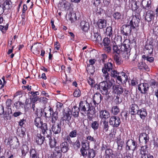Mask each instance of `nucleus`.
Listing matches in <instances>:
<instances>
[{
    "mask_svg": "<svg viewBox=\"0 0 158 158\" xmlns=\"http://www.w3.org/2000/svg\"><path fill=\"white\" fill-rule=\"evenodd\" d=\"M102 71L103 73L104 76L105 77L106 80L107 81L109 79V72L110 73L111 76L113 77L117 72L115 70L112 64L110 62H108L106 64H105L104 67L102 69Z\"/></svg>",
    "mask_w": 158,
    "mask_h": 158,
    "instance_id": "1",
    "label": "nucleus"
},
{
    "mask_svg": "<svg viewBox=\"0 0 158 158\" xmlns=\"http://www.w3.org/2000/svg\"><path fill=\"white\" fill-rule=\"evenodd\" d=\"M109 80L108 81H103L100 83L98 85V88L103 95H108L110 88L113 86V83Z\"/></svg>",
    "mask_w": 158,
    "mask_h": 158,
    "instance_id": "2",
    "label": "nucleus"
},
{
    "mask_svg": "<svg viewBox=\"0 0 158 158\" xmlns=\"http://www.w3.org/2000/svg\"><path fill=\"white\" fill-rule=\"evenodd\" d=\"M79 108L82 114H83V112H84L85 114H90V111L91 110L89 104L86 101H81L79 103Z\"/></svg>",
    "mask_w": 158,
    "mask_h": 158,
    "instance_id": "3",
    "label": "nucleus"
},
{
    "mask_svg": "<svg viewBox=\"0 0 158 158\" xmlns=\"http://www.w3.org/2000/svg\"><path fill=\"white\" fill-rule=\"evenodd\" d=\"M113 77L117 78L118 83L119 85L126 83L128 79L126 73L123 72L119 73L117 72Z\"/></svg>",
    "mask_w": 158,
    "mask_h": 158,
    "instance_id": "4",
    "label": "nucleus"
},
{
    "mask_svg": "<svg viewBox=\"0 0 158 158\" xmlns=\"http://www.w3.org/2000/svg\"><path fill=\"white\" fill-rule=\"evenodd\" d=\"M8 140L7 145H10V147L13 149L17 148L19 146V143L18 139L16 137H14L12 139L9 138L8 140L6 139L5 141Z\"/></svg>",
    "mask_w": 158,
    "mask_h": 158,
    "instance_id": "5",
    "label": "nucleus"
},
{
    "mask_svg": "<svg viewBox=\"0 0 158 158\" xmlns=\"http://www.w3.org/2000/svg\"><path fill=\"white\" fill-rule=\"evenodd\" d=\"M121 32L123 34L126 36L130 35L132 30H134V28H132V26L130 24H124L122 27Z\"/></svg>",
    "mask_w": 158,
    "mask_h": 158,
    "instance_id": "6",
    "label": "nucleus"
},
{
    "mask_svg": "<svg viewBox=\"0 0 158 158\" xmlns=\"http://www.w3.org/2000/svg\"><path fill=\"white\" fill-rule=\"evenodd\" d=\"M137 146V143L135 140L129 139L127 142L126 150L127 151L131 150L133 152H134Z\"/></svg>",
    "mask_w": 158,
    "mask_h": 158,
    "instance_id": "7",
    "label": "nucleus"
},
{
    "mask_svg": "<svg viewBox=\"0 0 158 158\" xmlns=\"http://www.w3.org/2000/svg\"><path fill=\"white\" fill-rule=\"evenodd\" d=\"M72 115L70 110H68L64 112L63 116L62 118V120L63 121H65L68 123L69 126L71 125L70 120H71Z\"/></svg>",
    "mask_w": 158,
    "mask_h": 158,
    "instance_id": "8",
    "label": "nucleus"
},
{
    "mask_svg": "<svg viewBox=\"0 0 158 158\" xmlns=\"http://www.w3.org/2000/svg\"><path fill=\"white\" fill-rule=\"evenodd\" d=\"M109 122L113 127H117L119 126L121 121L118 117L114 116L110 118Z\"/></svg>",
    "mask_w": 158,
    "mask_h": 158,
    "instance_id": "9",
    "label": "nucleus"
},
{
    "mask_svg": "<svg viewBox=\"0 0 158 158\" xmlns=\"http://www.w3.org/2000/svg\"><path fill=\"white\" fill-rule=\"evenodd\" d=\"M139 17H140L139 15L133 16L129 23L132 25V28L135 29L139 26L140 20Z\"/></svg>",
    "mask_w": 158,
    "mask_h": 158,
    "instance_id": "10",
    "label": "nucleus"
},
{
    "mask_svg": "<svg viewBox=\"0 0 158 158\" xmlns=\"http://www.w3.org/2000/svg\"><path fill=\"white\" fill-rule=\"evenodd\" d=\"M45 136H43L40 133H37L35 137L36 143L38 145H41L44 142L46 143L47 139V138L45 139Z\"/></svg>",
    "mask_w": 158,
    "mask_h": 158,
    "instance_id": "11",
    "label": "nucleus"
},
{
    "mask_svg": "<svg viewBox=\"0 0 158 158\" xmlns=\"http://www.w3.org/2000/svg\"><path fill=\"white\" fill-rule=\"evenodd\" d=\"M149 87L148 84L144 83L140 84L139 85L138 89L140 91L141 94H145L147 93Z\"/></svg>",
    "mask_w": 158,
    "mask_h": 158,
    "instance_id": "12",
    "label": "nucleus"
},
{
    "mask_svg": "<svg viewBox=\"0 0 158 158\" xmlns=\"http://www.w3.org/2000/svg\"><path fill=\"white\" fill-rule=\"evenodd\" d=\"M139 140L142 145H146L149 141V136L145 133H143L139 136Z\"/></svg>",
    "mask_w": 158,
    "mask_h": 158,
    "instance_id": "13",
    "label": "nucleus"
},
{
    "mask_svg": "<svg viewBox=\"0 0 158 158\" xmlns=\"http://www.w3.org/2000/svg\"><path fill=\"white\" fill-rule=\"evenodd\" d=\"M39 128L41 129L42 133L44 136H46L47 135L51 134V130L50 129L48 128L46 123H43Z\"/></svg>",
    "mask_w": 158,
    "mask_h": 158,
    "instance_id": "14",
    "label": "nucleus"
},
{
    "mask_svg": "<svg viewBox=\"0 0 158 158\" xmlns=\"http://www.w3.org/2000/svg\"><path fill=\"white\" fill-rule=\"evenodd\" d=\"M137 67L138 69L140 70H144L147 71H149L148 66L143 60L138 62L137 64Z\"/></svg>",
    "mask_w": 158,
    "mask_h": 158,
    "instance_id": "15",
    "label": "nucleus"
},
{
    "mask_svg": "<svg viewBox=\"0 0 158 158\" xmlns=\"http://www.w3.org/2000/svg\"><path fill=\"white\" fill-rule=\"evenodd\" d=\"M154 16V12L151 10H148L146 12L145 20L148 22H150L153 20Z\"/></svg>",
    "mask_w": 158,
    "mask_h": 158,
    "instance_id": "16",
    "label": "nucleus"
},
{
    "mask_svg": "<svg viewBox=\"0 0 158 158\" xmlns=\"http://www.w3.org/2000/svg\"><path fill=\"white\" fill-rule=\"evenodd\" d=\"M61 125L58 123H54L52 125V129L54 133L58 134L60 133L61 130Z\"/></svg>",
    "mask_w": 158,
    "mask_h": 158,
    "instance_id": "17",
    "label": "nucleus"
},
{
    "mask_svg": "<svg viewBox=\"0 0 158 158\" xmlns=\"http://www.w3.org/2000/svg\"><path fill=\"white\" fill-rule=\"evenodd\" d=\"M152 2L151 0H143L141 4L143 9L148 10L151 9Z\"/></svg>",
    "mask_w": 158,
    "mask_h": 158,
    "instance_id": "18",
    "label": "nucleus"
},
{
    "mask_svg": "<svg viewBox=\"0 0 158 158\" xmlns=\"http://www.w3.org/2000/svg\"><path fill=\"white\" fill-rule=\"evenodd\" d=\"M60 150L61 152L65 153L67 152L69 149V146L67 142H64L62 143L60 145Z\"/></svg>",
    "mask_w": 158,
    "mask_h": 158,
    "instance_id": "19",
    "label": "nucleus"
},
{
    "mask_svg": "<svg viewBox=\"0 0 158 158\" xmlns=\"http://www.w3.org/2000/svg\"><path fill=\"white\" fill-rule=\"evenodd\" d=\"M115 93L117 94L118 95H120L122 94L124 90V89H123L122 86L119 85H114L112 86Z\"/></svg>",
    "mask_w": 158,
    "mask_h": 158,
    "instance_id": "20",
    "label": "nucleus"
},
{
    "mask_svg": "<svg viewBox=\"0 0 158 158\" xmlns=\"http://www.w3.org/2000/svg\"><path fill=\"white\" fill-rule=\"evenodd\" d=\"M52 157L55 158H61L62 156V152L60 150L59 147H56L53 152Z\"/></svg>",
    "mask_w": 158,
    "mask_h": 158,
    "instance_id": "21",
    "label": "nucleus"
},
{
    "mask_svg": "<svg viewBox=\"0 0 158 158\" xmlns=\"http://www.w3.org/2000/svg\"><path fill=\"white\" fill-rule=\"evenodd\" d=\"M130 112L131 114L134 115L137 114L139 110V108L138 105L135 103L131 105L130 106Z\"/></svg>",
    "mask_w": 158,
    "mask_h": 158,
    "instance_id": "22",
    "label": "nucleus"
},
{
    "mask_svg": "<svg viewBox=\"0 0 158 158\" xmlns=\"http://www.w3.org/2000/svg\"><path fill=\"white\" fill-rule=\"evenodd\" d=\"M102 100V95L99 93H96L93 97V102L94 105H98Z\"/></svg>",
    "mask_w": 158,
    "mask_h": 158,
    "instance_id": "23",
    "label": "nucleus"
},
{
    "mask_svg": "<svg viewBox=\"0 0 158 158\" xmlns=\"http://www.w3.org/2000/svg\"><path fill=\"white\" fill-rule=\"evenodd\" d=\"M47 137V141L50 144V147L51 148L55 147L56 144V141L55 139H51L50 135H46Z\"/></svg>",
    "mask_w": 158,
    "mask_h": 158,
    "instance_id": "24",
    "label": "nucleus"
},
{
    "mask_svg": "<svg viewBox=\"0 0 158 158\" xmlns=\"http://www.w3.org/2000/svg\"><path fill=\"white\" fill-rule=\"evenodd\" d=\"M142 146L140 149V153L141 155V158H146V156L147 154V148H148V146L146 145H144Z\"/></svg>",
    "mask_w": 158,
    "mask_h": 158,
    "instance_id": "25",
    "label": "nucleus"
},
{
    "mask_svg": "<svg viewBox=\"0 0 158 158\" xmlns=\"http://www.w3.org/2000/svg\"><path fill=\"white\" fill-rule=\"evenodd\" d=\"M81 28L83 31H86L89 27V23L84 21L81 22L80 23Z\"/></svg>",
    "mask_w": 158,
    "mask_h": 158,
    "instance_id": "26",
    "label": "nucleus"
},
{
    "mask_svg": "<svg viewBox=\"0 0 158 158\" xmlns=\"http://www.w3.org/2000/svg\"><path fill=\"white\" fill-rule=\"evenodd\" d=\"M138 113L137 114L139 115L140 118L144 119L147 115V113L146 109L142 108L139 110Z\"/></svg>",
    "mask_w": 158,
    "mask_h": 158,
    "instance_id": "27",
    "label": "nucleus"
},
{
    "mask_svg": "<svg viewBox=\"0 0 158 158\" xmlns=\"http://www.w3.org/2000/svg\"><path fill=\"white\" fill-rule=\"evenodd\" d=\"M91 37L94 41H95L98 43H100L102 42V38L101 36L98 33H94V35H92Z\"/></svg>",
    "mask_w": 158,
    "mask_h": 158,
    "instance_id": "28",
    "label": "nucleus"
},
{
    "mask_svg": "<svg viewBox=\"0 0 158 158\" xmlns=\"http://www.w3.org/2000/svg\"><path fill=\"white\" fill-rule=\"evenodd\" d=\"M120 49L122 52H130L131 48L129 44L124 43L121 45Z\"/></svg>",
    "mask_w": 158,
    "mask_h": 158,
    "instance_id": "29",
    "label": "nucleus"
},
{
    "mask_svg": "<svg viewBox=\"0 0 158 158\" xmlns=\"http://www.w3.org/2000/svg\"><path fill=\"white\" fill-rule=\"evenodd\" d=\"M80 111L79 107L76 106H74L72 108L71 112L72 115H73L75 118L79 116V111Z\"/></svg>",
    "mask_w": 158,
    "mask_h": 158,
    "instance_id": "30",
    "label": "nucleus"
},
{
    "mask_svg": "<svg viewBox=\"0 0 158 158\" xmlns=\"http://www.w3.org/2000/svg\"><path fill=\"white\" fill-rule=\"evenodd\" d=\"M110 117V114L108 111L106 110H102L100 112V117L103 119L108 118Z\"/></svg>",
    "mask_w": 158,
    "mask_h": 158,
    "instance_id": "31",
    "label": "nucleus"
},
{
    "mask_svg": "<svg viewBox=\"0 0 158 158\" xmlns=\"http://www.w3.org/2000/svg\"><path fill=\"white\" fill-rule=\"evenodd\" d=\"M97 24L100 29L105 28L106 26V21L104 19H99L98 20Z\"/></svg>",
    "mask_w": 158,
    "mask_h": 158,
    "instance_id": "32",
    "label": "nucleus"
},
{
    "mask_svg": "<svg viewBox=\"0 0 158 158\" xmlns=\"http://www.w3.org/2000/svg\"><path fill=\"white\" fill-rule=\"evenodd\" d=\"M50 115V118L51 119V121L52 123H55V122L57 120L58 118V114L57 111L53 112L52 111V113Z\"/></svg>",
    "mask_w": 158,
    "mask_h": 158,
    "instance_id": "33",
    "label": "nucleus"
},
{
    "mask_svg": "<svg viewBox=\"0 0 158 158\" xmlns=\"http://www.w3.org/2000/svg\"><path fill=\"white\" fill-rule=\"evenodd\" d=\"M101 123H102L103 131L104 132H107L108 131L109 128L108 122L105 120L102 119Z\"/></svg>",
    "mask_w": 158,
    "mask_h": 158,
    "instance_id": "34",
    "label": "nucleus"
},
{
    "mask_svg": "<svg viewBox=\"0 0 158 158\" xmlns=\"http://www.w3.org/2000/svg\"><path fill=\"white\" fill-rule=\"evenodd\" d=\"M68 18L72 23L74 22L77 19L75 13L74 12H70L68 15Z\"/></svg>",
    "mask_w": 158,
    "mask_h": 158,
    "instance_id": "35",
    "label": "nucleus"
},
{
    "mask_svg": "<svg viewBox=\"0 0 158 158\" xmlns=\"http://www.w3.org/2000/svg\"><path fill=\"white\" fill-rule=\"evenodd\" d=\"M145 49L147 53L151 54L153 51V46L152 44H147L145 46Z\"/></svg>",
    "mask_w": 158,
    "mask_h": 158,
    "instance_id": "36",
    "label": "nucleus"
},
{
    "mask_svg": "<svg viewBox=\"0 0 158 158\" xmlns=\"http://www.w3.org/2000/svg\"><path fill=\"white\" fill-rule=\"evenodd\" d=\"M12 3L10 1L6 0L4 2L3 5L4 8L8 10L12 7Z\"/></svg>",
    "mask_w": 158,
    "mask_h": 158,
    "instance_id": "37",
    "label": "nucleus"
},
{
    "mask_svg": "<svg viewBox=\"0 0 158 158\" xmlns=\"http://www.w3.org/2000/svg\"><path fill=\"white\" fill-rule=\"evenodd\" d=\"M86 70L88 73L93 75L94 73V68L93 65L88 64L86 68Z\"/></svg>",
    "mask_w": 158,
    "mask_h": 158,
    "instance_id": "38",
    "label": "nucleus"
},
{
    "mask_svg": "<svg viewBox=\"0 0 158 158\" xmlns=\"http://www.w3.org/2000/svg\"><path fill=\"white\" fill-rule=\"evenodd\" d=\"M114 60L118 65H120L123 63V61L117 55H115L114 57Z\"/></svg>",
    "mask_w": 158,
    "mask_h": 158,
    "instance_id": "39",
    "label": "nucleus"
},
{
    "mask_svg": "<svg viewBox=\"0 0 158 158\" xmlns=\"http://www.w3.org/2000/svg\"><path fill=\"white\" fill-rule=\"evenodd\" d=\"M112 16L115 20H118L121 19L122 15L119 12H115L113 14Z\"/></svg>",
    "mask_w": 158,
    "mask_h": 158,
    "instance_id": "40",
    "label": "nucleus"
},
{
    "mask_svg": "<svg viewBox=\"0 0 158 158\" xmlns=\"http://www.w3.org/2000/svg\"><path fill=\"white\" fill-rule=\"evenodd\" d=\"M35 124L38 127H40L43 123L39 117L35 118Z\"/></svg>",
    "mask_w": 158,
    "mask_h": 158,
    "instance_id": "41",
    "label": "nucleus"
},
{
    "mask_svg": "<svg viewBox=\"0 0 158 158\" xmlns=\"http://www.w3.org/2000/svg\"><path fill=\"white\" fill-rule=\"evenodd\" d=\"M142 58L144 60H146L147 61L150 62L152 63L154 61V58L152 57H150L149 56L143 55L142 56Z\"/></svg>",
    "mask_w": 158,
    "mask_h": 158,
    "instance_id": "42",
    "label": "nucleus"
},
{
    "mask_svg": "<svg viewBox=\"0 0 158 158\" xmlns=\"http://www.w3.org/2000/svg\"><path fill=\"white\" fill-rule=\"evenodd\" d=\"M88 156L90 158H93L95 156V151L92 149L88 150V153L87 154Z\"/></svg>",
    "mask_w": 158,
    "mask_h": 158,
    "instance_id": "43",
    "label": "nucleus"
},
{
    "mask_svg": "<svg viewBox=\"0 0 158 158\" xmlns=\"http://www.w3.org/2000/svg\"><path fill=\"white\" fill-rule=\"evenodd\" d=\"M37 44H34L31 47V50L33 52V53L37 54H39L40 52L37 50Z\"/></svg>",
    "mask_w": 158,
    "mask_h": 158,
    "instance_id": "44",
    "label": "nucleus"
},
{
    "mask_svg": "<svg viewBox=\"0 0 158 158\" xmlns=\"http://www.w3.org/2000/svg\"><path fill=\"white\" fill-rule=\"evenodd\" d=\"M112 113L115 115L117 114L120 111V110L118 107L117 106H114L112 109Z\"/></svg>",
    "mask_w": 158,
    "mask_h": 158,
    "instance_id": "45",
    "label": "nucleus"
},
{
    "mask_svg": "<svg viewBox=\"0 0 158 158\" xmlns=\"http://www.w3.org/2000/svg\"><path fill=\"white\" fill-rule=\"evenodd\" d=\"M106 155L107 157H112V155H114L113 151L110 149H107L105 151Z\"/></svg>",
    "mask_w": 158,
    "mask_h": 158,
    "instance_id": "46",
    "label": "nucleus"
},
{
    "mask_svg": "<svg viewBox=\"0 0 158 158\" xmlns=\"http://www.w3.org/2000/svg\"><path fill=\"white\" fill-rule=\"evenodd\" d=\"M22 155L23 156H25L26 154L27 153L29 150L28 147L26 145H23L22 146Z\"/></svg>",
    "mask_w": 158,
    "mask_h": 158,
    "instance_id": "47",
    "label": "nucleus"
},
{
    "mask_svg": "<svg viewBox=\"0 0 158 158\" xmlns=\"http://www.w3.org/2000/svg\"><path fill=\"white\" fill-rule=\"evenodd\" d=\"M116 44L115 42H114L113 46V50L114 52H116L117 54H119L120 51H121L120 48H120V47L119 46L118 47L117 45L115 44Z\"/></svg>",
    "mask_w": 158,
    "mask_h": 158,
    "instance_id": "48",
    "label": "nucleus"
},
{
    "mask_svg": "<svg viewBox=\"0 0 158 158\" xmlns=\"http://www.w3.org/2000/svg\"><path fill=\"white\" fill-rule=\"evenodd\" d=\"M30 156L31 158H38V155L37 152L34 149H32L31 151Z\"/></svg>",
    "mask_w": 158,
    "mask_h": 158,
    "instance_id": "49",
    "label": "nucleus"
},
{
    "mask_svg": "<svg viewBox=\"0 0 158 158\" xmlns=\"http://www.w3.org/2000/svg\"><path fill=\"white\" fill-rule=\"evenodd\" d=\"M112 33L113 31L112 27L110 26L107 27L106 31V34L109 36H111L112 34Z\"/></svg>",
    "mask_w": 158,
    "mask_h": 158,
    "instance_id": "50",
    "label": "nucleus"
},
{
    "mask_svg": "<svg viewBox=\"0 0 158 158\" xmlns=\"http://www.w3.org/2000/svg\"><path fill=\"white\" fill-rule=\"evenodd\" d=\"M131 9L133 11H134L136 10L139 7V6L137 5L136 2H133L131 4Z\"/></svg>",
    "mask_w": 158,
    "mask_h": 158,
    "instance_id": "51",
    "label": "nucleus"
},
{
    "mask_svg": "<svg viewBox=\"0 0 158 158\" xmlns=\"http://www.w3.org/2000/svg\"><path fill=\"white\" fill-rule=\"evenodd\" d=\"M117 143L118 147V148L121 150L122 149V147L124 144V142L121 139H118L117 141Z\"/></svg>",
    "mask_w": 158,
    "mask_h": 158,
    "instance_id": "52",
    "label": "nucleus"
},
{
    "mask_svg": "<svg viewBox=\"0 0 158 158\" xmlns=\"http://www.w3.org/2000/svg\"><path fill=\"white\" fill-rule=\"evenodd\" d=\"M47 110L48 112L50 113V114H51V111L52 110V108L50 107H48L47 108L45 107L44 108V115L46 117H48V116H47Z\"/></svg>",
    "mask_w": 158,
    "mask_h": 158,
    "instance_id": "53",
    "label": "nucleus"
},
{
    "mask_svg": "<svg viewBox=\"0 0 158 158\" xmlns=\"http://www.w3.org/2000/svg\"><path fill=\"white\" fill-rule=\"evenodd\" d=\"M110 40L108 38H105L103 40L104 47H107L110 45Z\"/></svg>",
    "mask_w": 158,
    "mask_h": 158,
    "instance_id": "54",
    "label": "nucleus"
},
{
    "mask_svg": "<svg viewBox=\"0 0 158 158\" xmlns=\"http://www.w3.org/2000/svg\"><path fill=\"white\" fill-rule=\"evenodd\" d=\"M99 124L97 121H95L92 122L91 124V126L92 127L94 130H97L98 128Z\"/></svg>",
    "mask_w": 158,
    "mask_h": 158,
    "instance_id": "55",
    "label": "nucleus"
},
{
    "mask_svg": "<svg viewBox=\"0 0 158 158\" xmlns=\"http://www.w3.org/2000/svg\"><path fill=\"white\" fill-rule=\"evenodd\" d=\"M89 144L88 142L82 143V147L81 149L85 150H89Z\"/></svg>",
    "mask_w": 158,
    "mask_h": 158,
    "instance_id": "56",
    "label": "nucleus"
},
{
    "mask_svg": "<svg viewBox=\"0 0 158 158\" xmlns=\"http://www.w3.org/2000/svg\"><path fill=\"white\" fill-rule=\"evenodd\" d=\"M88 82L91 87H93L95 84V81L92 78L89 77L88 79Z\"/></svg>",
    "mask_w": 158,
    "mask_h": 158,
    "instance_id": "57",
    "label": "nucleus"
},
{
    "mask_svg": "<svg viewBox=\"0 0 158 158\" xmlns=\"http://www.w3.org/2000/svg\"><path fill=\"white\" fill-rule=\"evenodd\" d=\"M150 85L152 88H155L158 85V83L156 81L154 80H152L150 83Z\"/></svg>",
    "mask_w": 158,
    "mask_h": 158,
    "instance_id": "58",
    "label": "nucleus"
},
{
    "mask_svg": "<svg viewBox=\"0 0 158 158\" xmlns=\"http://www.w3.org/2000/svg\"><path fill=\"white\" fill-rule=\"evenodd\" d=\"M80 90L78 89H76L73 93V95L74 97H78L81 95Z\"/></svg>",
    "mask_w": 158,
    "mask_h": 158,
    "instance_id": "59",
    "label": "nucleus"
},
{
    "mask_svg": "<svg viewBox=\"0 0 158 158\" xmlns=\"http://www.w3.org/2000/svg\"><path fill=\"white\" fill-rule=\"evenodd\" d=\"M77 135V131L76 130H74L71 131L69 134V136L72 138L75 137Z\"/></svg>",
    "mask_w": 158,
    "mask_h": 158,
    "instance_id": "60",
    "label": "nucleus"
},
{
    "mask_svg": "<svg viewBox=\"0 0 158 158\" xmlns=\"http://www.w3.org/2000/svg\"><path fill=\"white\" fill-rule=\"evenodd\" d=\"M86 139L87 141H89V142H95L96 141V140L93 137H92L90 135L88 136L87 137Z\"/></svg>",
    "mask_w": 158,
    "mask_h": 158,
    "instance_id": "61",
    "label": "nucleus"
},
{
    "mask_svg": "<svg viewBox=\"0 0 158 158\" xmlns=\"http://www.w3.org/2000/svg\"><path fill=\"white\" fill-rule=\"evenodd\" d=\"M103 49L105 52L107 53H110L111 52V48L110 45L107 46V47L104 46Z\"/></svg>",
    "mask_w": 158,
    "mask_h": 158,
    "instance_id": "62",
    "label": "nucleus"
},
{
    "mask_svg": "<svg viewBox=\"0 0 158 158\" xmlns=\"http://www.w3.org/2000/svg\"><path fill=\"white\" fill-rule=\"evenodd\" d=\"M130 55V52H124L123 54V56L125 58V59L127 60L129 58V56Z\"/></svg>",
    "mask_w": 158,
    "mask_h": 158,
    "instance_id": "63",
    "label": "nucleus"
},
{
    "mask_svg": "<svg viewBox=\"0 0 158 158\" xmlns=\"http://www.w3.org/2000/svg\"><path fill=\"white\" fill-rule=\"evenodd\" d=\"M33 98H31V101L32 103H34L37 102L38 99V97L37 96H35V95H34L33 96Z\"/></svg>",
    "mask_w": 158,
    "mask_h": 158,
    "instance_id": "64",
    "label": "nucleus"
}]
</instances>
